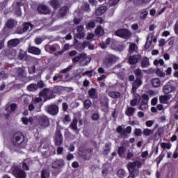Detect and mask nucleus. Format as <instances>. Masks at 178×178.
Masks as SVG:
<instances>
[{
    "label": "nucleus",
    "instance_id": "obj_10",
    "mask_svg": "<svg viewBox=\"0 0 178 178\" xmlns=\"http://www.w3.org/2000/svg\"><path fill=\"white\" fill-rule=\"evenodd\" d=\"M175 91H176V87H175L174 86L167 83L163 86L162 92L165 95H170V94L172 92H175Z\"/></svg>",
    "mask_w": 178,
    "mask_h": 178
},
{
    "label": "nucleus",
    "instance_id": "obj_9",
    "mask_svg": "<svg viewBox=\"0 0 178 178\" xmlns=\"http://www.w3.org/2000/svg\"><path fill=\"white\" fill-rule=\"evenodd\" d=\"M65 166V160L63 159H56L54 161L51 163L52 169H58V170H60Z\"/></svg>",
    "mask_w": 178,
    "mask_h": 178
},
{
    "label": "nucleus",
    "instance_id": "obj_5",
    "mask_svg": "<svg viewBox=\"0 0 178 178\" xmlns=\"http://www.w3.org/2000/svg\"><path fill=\"white\" fill-rule=\"evenodd\" d=\"M141 98L142 101L140 102V104L138 107V109H139V111H145V109L148 108V102L149 101V96H148V95L147 94H143L142 95L140 99Z\"/></svg>",
    "mask_w": 178,
    "mask_h": 178
},
{
    "label": "nucleus",
    "instance_id": "obj_18",
    "mask_svg": "<svg viewBox=\"0 0 178 178\" xmlns=\"http://www.w3.org/2000/svg\"><path fill=\"white\" fill-rule=\"evenodd\" d=\"M88 94L90 99H97L98 98V93H97V89L92 88L88 90Z\"/></svg>",
    "mask_w": 178,
    "mask_h": 178
},
{
    "label": "nucleus",
    "instance_id": "obj_15",
    "mask_svg": "<svg viewBox=\"0 0 178 178\" xmlns=\"http://www.w3.org/2000/svg\"><path fill=\"white\" fill-rule=\"evenodd\" d=\"M69 13V7L64 6L61 7L58 13L60 17H65Z\"/></svg>",
    "mask_w": 178,
    "mask_h": 178
},
{
    "label": "nucleus",
    "instance_id": "obj_13",
    "mask_svg": "<svg viewBox=\"0 0 178 178\" xmlns=\"http://www.w3.org/2000/svg\"><path fill=\"white\" fill-rule=\"evenodd\" d=\"M138 60H141V54L132 55L129 58V65H136Z\"/></svg>",
    "mask_w": 178,
    "mask_h": 178
},
{
    "label": "nucleus",
    "instance_id": "obj_21",
    "mask_svg": "<svg viewBox=\"0 0 178 178\" xmlns=\"http://www.w3.org/2000/svg\"><path fill=\"white\" fill-rule=\"evenodd\" d=\"M56 48H58V44H54L53 45L47 44L44 46L45 51L50 52V54H52V52H55L56 51Z\"/></svg>",
    "mask_w": 178,
    "mask_h": 178
},
{
    "label": "nucleus",
    "instance_id": "obj_29",
    "mask_svg": "<svg viewBox=\"0 0 178 178\" xmlns=\"http://www.w3.org/2000/svg\"><path fill=\"white\" fill-rule=\"evenodd\" d=\"M15 52H16V51L13 49H6L5 50V56L13 58L15 56Z\"/></svg>",
    "mask_w": 178,
    "mask_h": 178
},
{
    "label": "nucleus",
    "instance_id": "obj_43",
    "mask_svg": "<svg viewBox=\"0 0 178 178\" xmlns=\"http://www.w3.org/2000/svg\"><path fill=\"white\" fill-rule=\"evenodd\" d=\"M136 47H137V44L136 43H131L129 47V53L133 54V52H135Z\"/></svg>",
    "mask_w": 178,
    "mask_h": 178
},
{
    "label": "nucleus",
    "instance_id": "obj_34",
    "mask_svg": "<svg viewBox=\"0 0 178 178\" xmlns=\"http://www.w3.org/2000/svg\"><path fill=\"white\" fill-rule=\"evenodd\" d=\"M28 91L34 92L38 90V85L37 83H31L27 86Z\"/></svg>",
    "mask_w": 178,
    "mask_h": 178
},
{
    "label": "nucleus",
    "instance_id": "obj_48",
    "mask_svg": "<svg viewBox=\"0 0 178 178\" xmlns=\"http://www.w3.org/2000/svg\"><path fill=\"white\" fill-rule=\"evenodd\" d=\"M141 79L143 78H136L134 84H135L138 87H140V86L143 84V81H141Z\"/></svg>",
    "mask_w": 178,
    "mask_h": 178
},
{
    "label": "nucleus",
    "instance_id": "obj_2",
    "mask_svg": "<svg viewBox=\"0 0 178 178\" xmlns=\"http://www.w3.org/2000/svg\"><path fill=\"white\" fill-rule=\"evenodd\" d=\"M16 24H17V21L12 18H10L9 19L7 20L3 27V33H5L6 34H9V30H13V29L16 27Z\"/></svg>",
    "mask_w": 178,
    "mask_h": 178
},
{
    "label": "nucleus",
    "instance_id": "obj_38",
    "mask_svg": "<svg viewBox=\"0 0 178 178\" xmlns=\"http://www.w3.org/2000/svg\"><path fill=\"white\" fill-rule=\"evenodd\" d=\"M92 105V102L90 99H87L83 101V108L86 109H90Z\"/></svg>",
    "mask_w": 178,
    "mask_h": 178
},
{
    "label": "nucleus",
    "instance_id": "obj_50",
    "mask_svg": "<svg viewBox=\"0 0 178 178\" xmlns=\"http://www.w3.org/2000/svg\"><path fill=\"white\" fill-rule=\"evenodd\" d=\"M0 77L1 79H8V73H6V71L5 70H1L0 72Z\"/></svg>",
    "mask_w": 178,
    "mask_h": 178
},
{
    "label": "nucleus",
    "instance_id": "obj_62",
    "mask_svg": "<svg viewBox=\"0 0 178 178\" xmlns=\"http://www.w3.org/2000/svg\"><path fill=\"white\" fill-rule=\"evenodd\" d=\"M156 104H158V98L154 97L151 101V105H152L153 106H155V105H156Z\"/></svg>",
    "mask_w": 178,
    "mask_h": 178
},
{
    "label": "nucleus",
    "instance_id": "obj_60",
    "mask_svg": "<svg viewBox=\"0 0 178 178\" xmlns=\"http://www.w3.org/2000/svg\"><path fill=\"white\" fill-rule=\"evenodd\" d=\"M17 108V105L15 103L11 104L10 106V109L11 112H15Z\"/></svg>",
    "mask_w": 178,
    "mask_h": 178
},
{
    "label": "nucleus",
    "instance_id": "obj_6",
    "mask_svg": "<svg viewBox=\"0 0 178 178\" xmlns=\"http://www.w3.org/2000/svg\"><path fill=\"white\" fill-rule=\"evenodd\" d=\"M115 62H116V56L113 54H108L104 58L103 65H105L106 67H111Z\"/></svg>",
    "mask_w": 178,
    "mask_h": 178
},
{
    "label": "nucleus",
    "instance_id": "obj_55",
    "mask_svg": "<svg viewBox=\"0 0 178 178\" xmlns=\"http://www.w3.org/2000/svg\"><path fill=\"white\" fill-rule=\"evenodd\" d=\"M68 109H69V105L66 102H63L62 104L63 112H67Z\"/></svg>",
    "mask_w": 178,
    "mask_h": 178
},
{
    "label": "nucleus",
    "instance_id": "obj_11",
    "mask_svg": "<svg viewBox=\"0 0 178 178\" xmlns=\"http://www.w3.org/2000/svg\"><path fill=\"white\" fill-rule=\"evenodd\" d=\"M39 124L42 127H48L49 126V119L46 115L40 116L38 119Z\"/></svg>",
    "mask_w": 178,
    "mask_h": 178
},
{
    "label": "nucleus",
    "instance_id": "obj_45",
    "mask_svg": "<svg viewBox=\"0 0 178 178\" xmlns=\"http://www.w3.org/2000/svg\"><path fill=\"white\" fill-rule=\"evenodd\" d=\"M134 134L136 137H141L143 136V131H141V129L136 128Z\"/></svg>",
    "mask_w": 178,
    "mask_h": 178
},
{
    "label": "nucleus",
    "instance_id": "obj_24",
    "mask_svg": "<svg viewBox=\"0 0 178 178\" xmlns=\"http://www.w3.org/2000/svg\"><path fill=\"white\" fill-rule=\"evenodd\" d=\"M86 56H87L86 53H81L72 58V63H77V62H80L81 59H86Z\"/></svg>",
    "mask_w": 178,
    "mask_h": 178
},
{
    "label": "nucleus",
    "instance_id": "obj_22",
    "mask_svg": "<svg viewBox=\"0 0 178 178\" xmlns=\"http://www.w3.org/2000/svg\"><path fill=\"white\" fill-rule=\"evenodd\" d=\"M141 67L147 68L149 67V58L148 57L145 56L141 59L140 62Z\"/></svg>",
    "mask_w": 178,
    "mask_h": 178
},
{
    "label": "nucleus",
    "instance_id": "obj_36",
    "mask_svg": "<svg viewBox=\"0 0 178 178\" xmlns=\"http://www.w3.org/2000/svg\"><path fill=\"white\" fill-rule=\"evenodd\" d=\"M50 6L54 9H58V8H60V4L59 3V1L58 0H51L50 1Z\"/></svg>",
    "mask_w": 178,
    "mask_h": 178
},
{
    "label": "nucleus",
    "instance_id": "obj_16",
    "mask_svg": "<svg viewBox=\"0 0 178 178\" xmlns=\"http://www.w3.org/2000/svg\"><path fill=\"white\" fill-rule=\"evenodd\" d=\"M92 152V149H88L83 150L81 152V156L85 161H90V156L88 155H90Z\"/></svg>",
    "mask_w": 178,
    "mask_h": 178
},
{
    "label": "nucleus",
    "instance_id": "obj_23",
    "mask_svg": "<svg viewBox=\"0 0 178 178\" xmlns=\"http://www.w3.org/2000/svg\"><path fill=\"white\" fill-rule=\"evenodd\" d=\"M87 45H88V42H83V43H77L75 47H76V49H77V51H79V52H81L84 51Z\"/></svg>",
    "mask_w": 178,
    "mask_h": 178
},
{
    "label": "nucleus",
    "instance_id": "obj_1",
    "mask_svg": "<svg viewBox=\"0 0 178 178\" xmlns=\"http://www.w3.org/2000/svg\"><path fill=\"white\" fill-rule=\"evenodd\" d=\"M10 140L14 147L17 148H24L26 147V137L21 131L14 133Z\"/></svg>",
    "mask_w": 178,
    "mask_h": 178
},
{
    "label": "nucleus",
    "instance_id": "obj_27",
    "mask_svg": "<svg viewBox=\"0 0 178 178\" xmlns=\"http://www.w3.org/2000/svg\"><path fill=\"white\" fill-rule=\"evenodd\" d=\"M105 12H106V6H101L96 10L95 15L96 16H102Z\"/></svg>",
    "mask_w": 178,
    "mask_h": 178
},
{
    "label": "nucleus",
    "instance_id": "obj_3",
    "mask_svg": "<svg viewBox=\"0 0 178 178\" xmlns=\"http://www.w3.org/2000/svg\"><path fill=\"white\" fill-rule=\"evenodd\" d=\"M13 175L16 178H26L27 177V173L23 169L19 166L13 168Z\"/></svg>",
    "mask_w": 178,
    "mask_h": 178
},
{
    "label": "nucleus",
    "instance_id": "obj_7",
    "mask_svg": "<svg viewBox=\"0 0 178 178\" xmlns=\"http://www.w3.org/2000/svg\"><path fill=\"white\" fill-rule=\"evenodd\" d=\"M46 111L47 113H49V115L55 116L59 113V107L56 104L47 105L46 107Z\"/></svg>",
    "mask_w": 178,
    "mask_h": 178
},
{
    "label": "nucleus",
    "instance_id": "obj_39",
    "mask_svg": "<svg viewBox=\"0 0 178 178\" xmlns=\"http://www.w3.org/2000/svg\"><path fill=\"white\" fill-rule=\"evenodd\" d=\"M161 147L165 150V149H170L172 148V144L170 143H165L163 142L161 143Z\"/></svg>",
    "mask_w": 178,
    "mask_h": 178
},
{
    "label": "nucleus",
    "instance_id": "obj_63",
    "mask_svg": "<svg viewBox=\"0 0 178 178\" xmlns=\"http://www.w3.org/2000/svg\"><path fill=\"white\" fill-rule=\"evenodd\" d=\"M98 119H99V115L98 113H95L92 115V120H98Z\"/></svg>",
    "mask_w": 178,
    "mask_h": 178
},
{
    "label": "nucleus",
    "instance_id": "obj_53",
    "mask_svg": "<svg viewBox=\"0 0 178 178\" xmlns=\"http://www.w3.org/2000/svg\"><path fill=\"white\" fill-rule=\"evenodd\" d=\"M147 16H148V10H144L140 13V19H144L145 17H147Z\"/></svg>",
    "mask_w": 178,
    "mask_h": 178
},
{
    "label": "nucleus",
    "instance_id": "obj_51",
    "mask_svg": "<svg viewBox=\"0 0 178 178\" xmlns=\"http://www.w3.org/2000/svg\"><path fill=\"white\" fill-rule=\"evenodd\" d=\"M72 65H70L69 67H67V68H65L63 70H62L60 73L63 74H66V73H67L68 72H70V70H72Z\"/></svg>",
    "mask_w": 178,
    "mask_h": 178
},
{
    "label": "nucleus",
    "instance_id": "obj_56",
    "mask_svg": "<svg viewBox=\"0 0 178 178\" xmlns=\"http://www.w3.org/2000/svg\"><path fill=\"white\" fill-rule=\"evenodd\" d=\"M30 74H34L35 73V65H32L28 69Z\"/></svg>",
    "mask_w": 178,
    "mask_h": 178
},
{
    "label": "nucleus",
    "instance_id": "obj_58",
    "mask_svg": "<svg viewBox=\"0 0 178 178\" xmlns=\"http://www.w3.org/2000/svg\"><path fill=\"white\" fill-rule=\"evenodd\" d=\"M120 0H109V5L110 6H115V5H118V3H119V1Z\"/></svg>",
    "mask_w": 178,
    "mask_h": 178
},
{
    "label": "nucleus",
    "instance_id": "obj_32",
    "mask_svg": "<svg viewBox=\"0 0 178 178\" xmlns=\"http://www.w3.org/2000/svg\"><path fill=\"white\" fill-rule=\"evenodd\" d=\"M127 168L128 169L129 172H133V170H136V169H138V168H136L135 161L129 162L127 165Z\"/></svg>",
    "mask_w": 178,
    "mask_h": 178
},
{
    "label": "nucleus",
    "instance_id": "obj_47",
    "mask_svg": "<svg viewBox=\"0 0 178 178\" xmlns=\"http://www.w3.org/2000/svg\"><path fill=\"white\" fill-rule=\"evenodd\" d=\"M95 27V22H90L86 24V29L90 30V29H94Z\"/></svg>",
    "mask_w": 178,
    "mask_h": 178
},
{
    "label": "nucleus",
    "instance_id": "obj_42",
    "mask_svg": "<svg viewBox=\"0 0 178 178\" xmlns=\"http://www.w3.org/2000/svg\"><path fill=\"white\" fill-rule=\"evenodd\" d=\"M155 74L159 77H165L166 76V74L165 72H162L159 68H157L155 71Z\"/></svg>",
    "mask_w": 178,
    "mask_h": 178
},
{
    "label": "nucleus",
    "instance_id": "obj_40",
    "mask_svg": "<svg viewBox=\"0 0 178 178\" xmlns=\"http://www.w3.org/2000/svg\"><path fill=\"white\" fill-rule=\"evenodd\" d=\"M134 74L136 78H143V71H141V69L140 68L134 70Z\"/></svg>",
    "mask_w": 178,
    "mask_h": 178
},
{
    "label": "nucleus",
    "instance_id": "obj_37",
    "mask_svg": "<svg viewBox=\"0 0 178 178\" xmlns=\"http://www.w3.org/2000/svg\"><path fill=\"white\" fill-rule=\"evenodd\" d=\"M116 131L117 133H118V134H120L121 137H123V136L126 137L127 136V134H126V132L124 131V129H123V127L121 125H119L117 127Z\"/></svg>",
    "mask_w": 178,
    "mask_h": 178
},
{
    "label": "nucleus",
    "instance_id": "obj_8",
    "mask_svg": "<svg viewBox=\"0 0 178 178\" xmlns=\"http://www.w3.org/2000/svg\"><path fill=\"white\" fill-rule=\"evenodd\" d=\"M54 143L57 147H60L63 144V136H62V132L60 129H57L54 137Z\"/></svg>",
    "mask_w": 178,
    "mask_h": 178
},
{
    "label": "nucleus",
    "instance_id": "obj_14",
    "mask_svg": "<svg viewBox=\"0 0 178 178\" xmlns=\"http://www.w3.org/2000/svg\"><path fill=\"white\" fill-rule=\"evenodd\" d=\"M28 52L29 54H32V55H41V49L34 46H29Z\"/></svg>",
    "mask_w": 178,
    "mask_h": 178
},
{
    "label": "nucleus",
    "instance_id": "obj_46",
    "mask_svg": "<svg viewBox=\"0 0 178 178\" xmlns=\"http://www.w3.org/2000/svg\"><path fill=\"white\" fill-rule=\"evenodd\" d=\"M30 26H32L31 23L30 22H26L24 24L22 29L25 33L26 31H29V29H30Z\"/></svg>",
    "mask_w": 178,
    "mask_h": 178
},
{
    "label": "nucleus",
    "instance_id": "obj_49",
    "mask_svg": "<svg viewBox=\"0 0 178 178\" xmlns=\"http://www.w3.org/2000/svg\"><path fill=\"white\" fill-rule=\"evenodd\" d=\"M63 123H69V122H72V118H70V115H65L64 118L63 119Z\"/></svg>",
    "mask_w": 178,
    "mask_h": 178
},
{
    "label": "nucleus",
    "instance_id": "obj_4",
    "mask_svg": "<svg viewBox=\"0 0 178 178\" xmlns=\"http://www.w3.org/2000/svg\"><path fill=\"white\" fill-rule=\"evenodd\" d=\"M115 34L117 37H120L124 40H129L131 37V32L127 29H119L115 31Z\"/></svg>",
    "mask_w": 178,
    "mask_h": 178
},
{
    "label": "nucleus",
    "instance_id": "obj_41",
    "mask_svg": "<svg viewBox=\"0 0 178 178\" xmlns=\"http://www.w3.org/2000/svg\"><path fill=\"white\" fill-rule=\"evenodd\" d=\"M49 175L48 170H42L40 178H48L49 177Z\"/></svg>",
    "mask_w": 178,
    "mask_h": 178
},
{
    "label": "nucleus",
    "instance_id": "obj_19",
    "mask_svg": "<svg viewBox=\"0 0 178 178\" xmlns=\"http://www.w3.org/2000/svg\"><path fill=\"white\" fill-rule=\"evenodd\" d=\"M77 123H79V120H77V118H74L72 122L70 125V127L72 129V130L75 131L76 134L79 133V131H80V130H79V128L77 127Z\"/></svg>",
    "mask_w": 178,
    "mask_h": 178
},
{
    "label": "nucleus",
    "instance_id": "obj_52",
    "mask_svg": "<svg viewBox=\"0 0 178 178\" xmlns=\"http://www.w3.org/2000/svg\"><path fill=\"white\" fill-rule=\"evenodd\" d=\"M152 44V39L148 41V38H147V41L145 44V49H149Z\"/></svg>",
    "mask_w": 178,
    "mask_h": 178
},
{
    "label": "nucleus",
    "instance_id": "obj_20",
    "mask_svg": "<svg viewBox=\"0 0 178 178\" xmlns=\"http://www.w3.org/2000/svg\"><path fill=\"white\" fill-rule=\"evenodd\" d=\"M20 43V40L17 38L11 39L8 42V46L10 47L11 48H15V47H17Z\"/></svg>",
    "mask_w": 178,
    "mask_h": 178
},
{
    "label": "nucleus",
    "instance_id": "obj_33",
    "mask_svg": "<svg viewBox=\"0 0 178 178\" xmlns=\"http://www.w3.org/2000/svg\"><path fill=\"white\" fill-rule=\"evenodd\" d=\"M95 33L96 35H99L100 37L105 34V31H104V28H102V26H98L95 29Z\"/></svg>",
    "mask_w": 178,
    "mask_h": 178
},
{
    "label": "nucleus",
    "instance_id": "obj_57",
    "mask_svg": "<svg viewBox=\"0 0 178 178\" xmlns=\"http://www.w3.org/2000/svg\"><path fill=\"white\" fill-rule=\"evenodd\" d=\"M163 158H165V154H163V152H162L161 153V154L157 157V163H161V161H162V159H163Z\"/></svg>",
    "mask_w": 178,
    "mask_h": 178
},
{
    "label": "nucleus",
    "instance_id": "obj_35",
    "mask_svg": "<svg viewBox=\"0 0 178 178\" xmlns=\"http://www.w3.org/2000/svg\"><path fill=\"white\" fill-rule=\"evenodd\" d=\"M117 176L118 178H124L126 177V170L122 168H120L117 171Z\"/></svg>",
    "mask_w": 178,
    "mask_h": 178
},
{
    "label": "nucleus",
    "instance_id": "obj_26",
    "mask_svg": "<svg viewBox=\"0 0 178 178\" xmlns=\"http://www.w3.org/2000/svg\"><path fill=\"white\" fill-rule=\"evenodd\" d=\"M151 84L154 88H158V87H161V79L159 78H153L151 80Z\"/></svg>",
    "mask_w": 178,
    "mask_h": 178
},
{
    "label": "nucleus",
    "instance_id": "obj_12",
    "mask_svg": "<svg viewBox=\"0 0 178 178\" xmlns=\"http://www.w3.org/2000/svg\"><path fill=\"white\" fill-rule=\"evenodd\" d=\"M37 10L42 15H49L51 13V10L49 6L45 5H40L37 8Z\"/></svg>",
    "mask_w": 178,
    "mask_h": 178
},
{
    "label": "nucleus",
    "instance_id": "obj_25",
    "mask_svg": "<svg viewBox=\"0 0 178 178\" xmlns=\"http://www.w3.org/2000/svg\"><path fill=\"white\" fill-rule=\"evenodd\" d=\"M172 98V95H161L159 97L161 104H166Z\"/></svg>",
    "mask_w": 178,
    "mask_h": 178
},
{
    "label": "nucleus",
    "instance_id": "obj_31",
    "mask_svg": "<svg viewBox=\"0 0 178 178\" xmlns=\"http://www.w3.org/2000/svg\"><path fill=\"white\" fill-rule=\"evenodd\" d=\"M136 108L134 107H128L125 111V115L129 117L134 116Z\"/></svg>",
    "mask_w": 178,
    "mask_h": 178
},
{
    "label": "nucleus",
    "instance_id": "obj_17",
    "mask_svg": "<svg viewBox=\"0 0 178 178\" xmlns=\"http://www.w3.org/2000/svg\"><path fill=\"white\" fill-rule=\"evenodd\" d=\"M140 102H141V96H140L138 94H136L134 99L131 100L130 105L131 106H136V105H138Z\"/></svg>",
    "mask_w": 178,
    "mask_h": 178
},
{
    "label": "nucleus",
    "instance_id": "obj_61",
    "mask_svg": "<svg viewBox=\"0 0 178 178\" xmlns=\"http://www.w3.org/2000/svg\"><path fill=\"white\" fill-rule=\"evenodd\" d=\"M49 90L48 88L43 89L41 92H40L39 95L42 97V95H47V92H48Z\"/></svg>",
    "mask_w": 178,
    "mask_h": 178
},
{
    "label": "nucleus",
    "instance_id": "obj_30",
    "mask_svg": "<svg viewBox=\"0 0 178 178\" xmlns=\"http://www.w3.org/2000/svg\"><path fill=\"white\" fill-rule=\"evenodd\" d=\"M108 96L111 97V98H113L114 99H118V98H120V92H116V91H110L108 92Z\"/></svg>",
    "mask_w": 178,
    "mask_h": 178
},
{
    "label": "nucleus",
    "instance_id": "obj_64",
    "mask_svg": "<svg viewBox=\"0 0 178 178\" xmlns=\"http://www.w3.org/2000/svg\"><path fill=\"white\" fill-rule=\"evenodd\" d=\"M153 124H154V121L152 120H148V121H146L145 122V125L147 126V127H152Z\"/></svg>",
    "mask_w": 178,
    "mask_h": 178
},
{
    "label": "nucleus",
    "instance_id": "obj_28",
    "mask_svg": "<svg viewBox=\"0 0 178 178\" xmlns=\"http://www.w3.org/2000/svg\"><path fill=\"white\" fill-rule=\"evenodd\" d=\"M127 151L126 147L120 146L118 147V154L120 158H124V152Z\"/></svg>",
    "mask_w": 178,
    "mask_h": 178
},
{
    "label": "nucleus",
    "instance_id": "obj_54",
    "mask_svg": "<svg viewBox=\"0 0 178 178\" xmlns=\"http://www.w3.org/2000/svg\"><path fill=\"white\" fill-rule=\"evenodd\" d=\"M27 53L26 52H20L18 56L19 60H24V59L26 57Z\"/></svg>",
    "mask_w": 178,
    "mask_h": 178
},
{
    "label": "nucleus",
    "instance_id": "obj_59",
    "mask_svg": "<svg viewBox=\"0 0 178 178\" xmlns=\"http://www.w3.org/2000/svg\"><path fill=\"white\" fill-rule=\"evenodd\" d=\"M34 41H35V44L36 45H40V44H41L42 43V38H35Z\"/></svg>",
    "mask_w": 178,
    "mask_h": 178
},
{
    "label": "nucleus",
    "instance_id": "obj_44",
    "mask_svg": "<svg viewBox=\"0 0 178 178\" xmlns=\"http://www.w3.org/2000/svg\"><path fill=\"white\" fill-rule=\"evenodd\" d=\"M143 136H151V134H154V131L153 130H151L148 128H146V129H143Z\"/></svg>",
    "mask_w": 178,
    "mask_h": 178
}]
</instances>
